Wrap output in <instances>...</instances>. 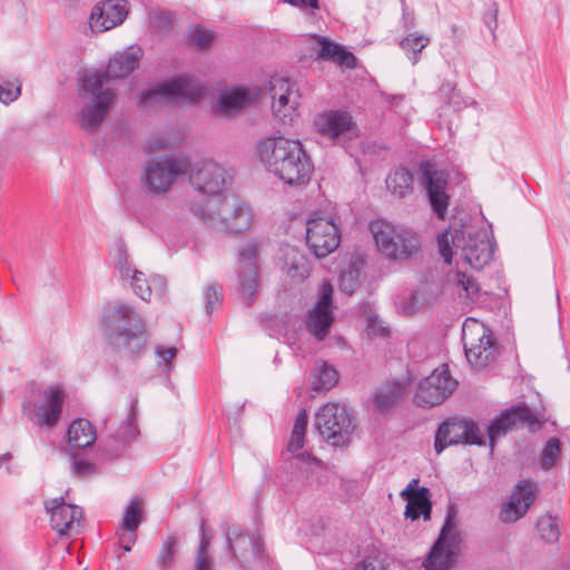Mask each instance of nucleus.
Wrapping results in <instances>:
<instances>
[{"label":"nucleus","mask_w":570,"mask_h":570,"mask_svg":"<svg viewBox=\"0 0 570 570\" xmlns=\"http://www.w3.org/2000/svg\"><path fill=\"white\" fill-rule=\"evenodd\" d=\"M256 151L264 166L289 186L309 181L314 167L299 140L285 137L262 139Z\"/></svg>","instance_id":"obj_1"},{"label":"nucleus","mask_w":570,"mask_h":570,"mask_svg":"<svg viewBox=\"0 0 570 570\" xmlns=\"http://www.w3.org/2000/svg\"><path fill=\"white\" fill-rule=\"evenodd\" d=\"M79 96L82 105L75 122L86 132H96L105 121L116 92L105 85V78L98 71H85L79 78Z\"/></svg>","instance_id":"obj_2"},{"label":"nucleus","mask_w":570,"mask_h":570,"mask_svg":"<svg viewBox=\"0 0 570 570\" xmlns=\"http://www.w3.org/2000/svg\"><path fill=\"white\" fill-rule=\"evenodd\" d=\"M109 343L116 351L136 354L146 344V328L140 315L128 304L110 305L102 320Z\"/></svg>","instance_id":"obj_3"},{"label":"nucleus","mask_w":570,"mask_h":570,"mask_svg":"<svg viewBox=\"0 0 570 570\" xmlns=\"http://www.w3.org/2000/svg\"><path fill=\"white\" fill-rule=\"evenodd\" d=\"M438 246L444 262L451 264L453 247L474 269H481L492 259L493 246L487 230L473 232L471 228L448 229L438 236Z\"/></svg>","instance_id":"obj_4"},{"label":"nucleus","mask_w":570,"mask_h":570,"mask_svg":"<svg viewBox=\"0 0 570 570\" xmlns=\"http://www.w3.org/2000/svg\"><path fill=\"white\" fill-rule=\"evenodd\" d=\"M198 214L205 224L219 232L240 233L253 223L249 206L234 196L209 198Z\"/></svg>","instance_id":"obj_5"},{"label":"nucleus","mask_w":570,"mask_h":570,"mask_svg":"<svg viewBox=\"0 0 570 570\" xmlns=\"http://www.w3.org/2000/svg\"><path fill=\"white\" fill-rule=\"evenodd\" d=\"M370 229L377 249L389 258L409 259L420 248L419 236L409 228L377 219L370 224Z\"/></svg>","instance_id":"obj_6"},{"label":"nucleus","mask_w":570,"mask_h":570,"mask_svg":"<svg viewBox=\"0 0 570 570\" xmlns=\"http://www.w3.org/2000/svg\"><path fill=\"white\" fill-rule=\"evenodd\" d=\"M63 404V389L51 385L42 391L32 392L22 404V413L40 429H52L60 420Z\"/></svg>","instance_id":"obj_7"},{"label":"nucleus","mask_w":570,"mask_h":570,"mask_svg":"<svg viewBox=\"0 0 570 570\" xmlns=\"http://www.w3.org/2000/svg\"><path fill=\"white\" fill-rule=\"evenodd\" d=\"M462 342L468 362L483 368L499 355V346L492 332L475 318H466L462 326Z\"/></svg>","instance_id":"obj_8"},{"label":"nucleus","mask_w":570,"mask_h":570,"mask_svg":"<svg viewBox=\"0 0 570 570\" xmlns=\"http://www.w3.org/2000/svg\"><path fill=\"white\" fill-rule=\"evenodd\" d=\"M315 426L321 435L334 446H343L350 442L355 425L345 405L327 403L315 415Z\"/></svg>","instance_id":"obj_9"},{"label":"nucleus","mask_w":570,"mask_h":570,"mask_svg":"<svg viewBox=\"0 0 570 570\" xmlns=\"http://www.w3.org/2000/svg\"><path fill=\"white\" fill-rule=\"evenodd\" d=\"M459 554V535L455 532L454 511L451 509L422 567L424 570H452L458 563Z\"/></svg>","instance_id":"obj_10"},{"label":"nucleus","mask_w":570,"mask_h":570,"mask_svg":"<svg viewBox=\"0 0 570 570\" xmlns=\"http://www.w3.org/2000/svg\"><path fill=\"white\" fill-rule=\"evenodd\" d=\"M189 161L185 157L167 156L150 160L142 173V184L149 194L159 195L168 191L175 181L187 174Z\"/></svg>","instance_id":"obj_11"},{"label":"nucleus","mask_w":570,"mask_h":570,"mask_svg":"<svg viewBox=\"0 0 570 570\" xmlns=\"http://www.w3.org/2000/svg\"><path fill=\"white\" fill-rule=\"evenodd\" d=\"M200 95L202 88L198 82L189 76H181L141 92L138 105L145 108L169 101H194Z\"/></svg>","instance_id":"obj_12"},{"label":"nucleus","mask_w":570,"mask_h":570,"mask_svg":"<svg viewBox=\"0 0 570 570\" xmlns=\"http://www.w3.org/2000/svg\"><path fill=\"white\" fill-rule=\"evenodd\" d=\"M340 228L332 215L313 213L306 222V243L318 258L326 257L340 245Z\"/></svg>","instance_id":"obj_13"},{"label":"nucleus","mask_w":570,"mask_h":570,"mask_svg":"<svg viewBox=\"0 0 570 570\" xmlns=\"http://www.w3.org/2000/svg\"><path fill=\"white\" fill-rule=\"evenodd\" d=\"M189 183L200 194L210 198H222L219 195L230 185L232 176L218 163L205 159L189 164Z\"/></svg>","instance_id":"obj_14"},{"label":"nucleus","mask_w":570,"mask_h":570,"mask_svg":"<svg viewBox=\"0 0 570 570\" xmlns=\"http://www.w3.org/2000/svg\"><path fill=\"white\" fill-rule=\"evenodd\" d=\"M116 267L122 279H130L134 293L142 301L149 302L154 293L159 297L165 296L167 291L166 279L159 275L147 278L141 271L131 265L128 250L124 246L118 247Z\"/></svg>","instance_id":"obj_15"},{"label":"nucleus","mask_w":570,"mask_h":570,"mask_svg":"<svg viewBox=\"0 0 570 570\" xmlns=\"http://www.w3.org/2000/svg\"><path fill=\"white\" fill-rule=\"evenodd\" d=\"M459 443L478 445L484 443L483 434L473 420L450 419L438 428L434 440V450L438 454L442 453L448 446Z\"/></svg>","instance_id":"obj_16"},{"label":"nucleus","mask_w":570,"mask_h":570,"mask_svg":"<svg viewBox=\"0 0 570 570\" xmlns=\"http://www.w3.org/2000/svg\"><path fill=\"white\" fill-rule=\"evenodd\" d=\"M456 385L458 382L450 375L448 366L443 365L419 383L414 402L423 407L439 405L452 394Z\"/></svg>","instance_id":"obj_17"},{"label":"nucleus","mask_w":570,"mask_h":570,"mask_svg":"<svg viewBox=\"0 0 570 570\" xmlns=\"http://www.w3.org/2000/svg\"><path fill=\"white\" fill-rule=\"evenodd\" d=\"M45 507L50 515L51 528L59 535H70L79 532L82 511L78 505L66 503L63 498H56L46 501Z\"/></svg>","instance_id":"obj_18"},{"label":"nucleus","mask_w":570,"mask_h":570,"mask_svg":"<svg viewBox=\"0 0 570 570\" xmlns=\"http://www.w3.org/2000/svg\"><path fill=\"white\" fill-rule=\"evenodd\" d=\"M273 112L278 120L286 125L291 124L299 106L301 94L295 83L286 78H276L272 82Z\"/></svg>","instance_id":"obj_19"},{"label":"nucleus","mask_w":570,"mask_h":570,"mask_svg":"<svg viewBox=\"0 0 570 570\" xmlns=\"http://www.w3.org/2000/svg\"><path fill=\"white\" fill-rule=\"evenodd\" d=\"M259 253V244L250 242L238 252V281L239 292L244 303L250 305L253 295L257 291V256Z\"/></svg>","instance_id":"obj_20"},{"label":"nucleus","mask_w":570,"mask_h":570,"mask_svg":"<svg viewBox=\"0 0 570 570\" xmlns=\"http://www.w3.org/2000/svg\"><path fill=\"white\" fill-rule=\"evenodd\" d=\"M420 170L421 183L426 189L433 210L440 218H444L450 199L446 194V176L443 171L436 170L429 161L421 164Z\"/></svg>","instance_id":"obj_21"},{"label":"nucleus","mask_w":570,"mask_h":570,"mask_svg":"<svg viewBox=\"0 0 570 570\" xmlns=\"http://www.w3.org/2000/svg\"><path fill=\"white\" fill-rule=\"evenodd\" d=\"M225 537L229 551L243 568H247L252 562L259 559L261 543L258 538L244 532L237 525L227 527Z\"/></svg>","instance_id":"obj_22"},{"label":"nucleus","mask_w":570,"mask_h":570,"mask_svg":"<svg viewBox=\"0 0 570 570\" xmlns=\"http://www.w3.org/2000/svg\"><path fill=\"white\" fill-rule=\"evenodd\" d=\"M537 485L532 481L521 480L517 483L509 501L502 505L500 519L504 523L520 520L529 510L535 498Z\"/></svg>","instance_id":"obj_23"},{"label":"nucleus","mask_w":570,"mask_h":570,"mask_svg":"<svg viewBox=\"0 0 570 570\" xmlns=\"http://www.w3.org/2000/svg\"><path fill=\"white\" fill-rule=\"evenodd\" d=\"M333 286L328 282L321 285L320 298L309 314L307 327L309 332L317 338L323 340L334 321L332 311Z\"/></svg>","instance_id":"obj_24"},{"label":"nucleus","mask_w":570,"mask_h":570,"mask_svg":"<svg viewBox=\"0 0 570 570\" xmlns=\"http://www.w3.org/2000/svg\"><path fill=\"white\" fill-rule=\"evenodd\" d=\"M128 14L127 1L105 0L96 4L90 14V27L95 32H105L121 24Z\"/></svg>","instance_id":"obj_25"},{"label":"nucleus","mask_w":570,"mask_h":570,"mask_svg":"<svg viewBox=\"0 0 570 570\" xmlns=\"http://www.w3.org/2000/svg\"><path fill=\"white\" fill-rule=\"evenodd\" d=\"M532 422L533 415L529 407L518 405L507 409L488 426L491 449H493L495 440L504 435L508 431L523 426L524 424H531Z\"/></svg>","instance_id":"obj_26"},{"label":"nucleus","mask_w":570,"mask_h":570,"mask_svg":"<svg viewBox=\"0 0 570 570\" xmlns=\"http://www.w3.org/2000/svg\"><path fill=\"white\" fill-rule=\"evenodd\" d=\"M308 48L315 52L316 58L326 61H334L341 67L354 68L356 57L346 51L341 45L321 36H311L307 39Z\"/></svg>","instance_id":"obj_27"},{"label":"nucleus","mask_w":570,"mask_h":570,"mask_svg":"<svg viewBox=\"0 0 570 570\" xmlns=\"http://www.w3.org/2000/svg\"><path fill=\"white\" fill-rule=\"evenodd\" d=\"M315 126L320 132L331 138H338L341 136L352 138L355 135L352 117L343 111H328L318 115Z\"/></svg>","instance_id":"obj_28"},{"label":"nucleus","mask_w":570,"mask_h":570,"mask_svg":"<svg viewBox=\"0 0 570 570\" xmlns=\"http://www.w3.org/2000/svg\"><path fill=\"white\" fill-rule=\"evenodd\" d=\"M252 102V97L248 91L242 88H228L219 94L216 112L224 117H232Z\"/></svg>","instance_id":"obj_29"},{"label":"nucleus","mask_w":570,"mask_h":570,"mask_svg":"<svg viewBox=\"0 0 570 570\" xmlns=\"http://www.w3.org/2000/svg\"><path fill=\"white\" fill-rule=\"evenodd\" d=\"M139 58L140 50L129 48L124 52L116 53L110 59L105 73L98 72L105 78V85L108 86L109 78L118 79L135 70L138 67Z\"/></svg>","instance_id":"obj_30"},{"label":"nucleus","mask_w":570,"mask_h":570,"mask_svg":"<svg viewBox=\"0 0 570 570\" xmlns=\"http://www.w3.org/2000/svg\"><path fill=\"white\" fill-rule=\"evenodd\" d=\"M283 269L292 281L302 282L309 275L311 264L298 248L286 247Z\"/></svg>","instance_id":"obj_31"},{"label":"nucleus","mask_w":570,"mask_h":570,"mask_svg":"<svg viewBox=\"0 0 570 570\" xmlns=\"http://www.w3.org/2000/svg\"><path fill=\"white\" fill-rule=\"evenodd\" d=\"M406 501L404 511L405 518L412 521L417 520L421 515L424 520L431 518L432 503L430 490L425 487L421 489L412 497L403 498Z\"/></svg>","instance_id":"obj_32"},{"label":"nucleus","mask_w":570,"mask_h":570,"mask_svg":"<svg viewBox=\"0 0 570 570\" xmlns=\"http://www.w3.org/2000/svg\"><path fill=\"white\" fill-rule=\"evenodd\" d=\"M68 443L72 448L83 449L96 441V431L91 423L85 419L75 420L68 428Z\"/></svg>","instance_id":"obj_33"},{"label":"nucleus","mask_w":570,"mask_h":570,"mask_svg":"<svg viewBox=\"0 0 570 570\" xmlns=\"http://www.w3.org/2000/svg\"><path fill=\"white\" fill-rule=\"evenodd\" d=\"M406 385L404 382L395 381L389 382L377 389L375 393V406L381 411H389L394 406L404 395Z\"/></svg>","instance_id":"obj_34"},{"label":"nucleus","mask_w":570,"mask_h":570,"mask_svg":"<svg viewBox=\"0 0 570 570\" xmlns=\"http://www.w3.org/2000/svg\"><path fill=\"white\" fill-rule=\"evenodd\" d=\"M338 382L337 371L325 361H318L314 367V391H328Z\"/></svg>","instance_id":"obj_35"},{"label":"nucleus","mask_w":570,"mask_h":570,"mask_svg":"<svg viewBox=\"0 0 570 570\" xmlns=\"http://www.w3.org/2000/svg\"><path fill=\"white\" fill-rule=\"evenodd\" d=\"M413 176L404 169L399 168L391 173L386 178L387 189L395 196L403 198L412 191Z\"/></svg>","instance_id":"obj_36"},{"label":"nucleus","mask_w":570,"mask_h":570,"mask_svg":"<svg viewBox=\"0 0 570 570\" xmlns=\"http://www.w3.org/2000/svg\"><path fill=\"white\" fill-rule=\"evenodd\" d=\"M429 43V37L410 33L400 41V47L412 61V65H416L420 59L419 53L426 48Z\"/></svg>","instance_id":"obj_37"},{"label":"nucleus","mask_w":570,"mask_h":570,"mask_svg":"<svg viewBox=\"0 0 570 570\" xmlns=\"http://www.w3.org/2000/svg\"><path fill=\"white\" fill-rule=\"evenodd\" d=\"M142 499L134 498L125 509L122 528L128 532H135L142 521Z\"/></svg>","instance_id":"obj_38"},{"label":"nucleus","mask_w":570,"mask_h":570,"mask_svg":"<svg viewBox=\"0 0 570 570\" xmlns=\"http://www.w3.org/2000/svg\"><path fill=\"white\" fill-rule=\"evenodd\" d=\"M307 413L305 410H302L295 420L291 439L288 441L287 450L292 453H295L303 449L305 441V433L307 429Z\"/></svg>","instance_id":"obj_39"},{"label":"nucleus","mask_w":570,"mask_h":570,"mask_svg":"<svg viewBox=\"0 0 570 570\" xmlns=\"http://www.w3.org/2000/svg\"><path fill=\"white\" fill-rule=\"evenodd\" d=\"M561 453V442L557 438L548 440L547 444L542 449L540 454L539 463L542 470L548 471L557 463Z\"/></svg>","instance_id":"obj_40"},{"label":"nucleus","mask_w":570,"mask_h":570,"mask_svg":"<svg viewBox=\"0 0 570 570\" xmlns=\"http://www.w3.org/2000/svg\"><path fill=\"white\" fill-rule=\"evenodd\" d=\"M137 434H138V429H137V425L135 422L134 405H130V411L128 413V416L122 422L121 426L118 429L116 434L114 435V439L120 445H126L127 443L135 440Z\"/></svg>","instance_id":"obj_41"},{"label":"nucleus","mask_w":570,"mask_h":570,"mask_svg":"<svg viewBox=\"0 0 570 570\" xmlns=\"http://www.w3.org/2000/svg\"><path fill=\"white\" fill-rule=\"evenodd\" d=\"M21 95V81L18 78L0 76V102L9 105Z\"/></svg>","instance_id":"obj_42"},{"label":"nucleus","mask_w":570,"mask_h":570,"mask_svg":"<svg viewBox=\"0 0 570 570\" xmlns=\"http://www.w3.org/2000/svg\"><path fill=\"white\" fill-rule=\"evenodd\" d=\"M537 528L541 539L548 543H554L559 540V524L551 515H543L538 520Z\"/></svg>","instance_id":"obj_43"},{"label":"nucleus","mask_w":570,"mask_h":570,"mask_svg":"<svg viewBox=\"0 0 570 570\" xmlns=\"http://www.w3.org/2000/svg\"><path fill=\"white\" fill-rule=\"evenodd\" d=\"M176 543L177 539L174 535H168L163 542L156 560L160 569H169L175 563Z\"/></svg>","instance_id":"obj_44"},{"label":"nucleus","mask_w":570,"mask_h":570,"mask_svg":"<svg viewBox=\"0 0 570 570\" xmlns=\"http://www.w3.org/2000/svg\"><path fill=\"white\" fill-rule=\"evenodd\" d=\"M294 465L304 474V478L307 480L322 468L321 462L316 458L305 452L294 456Z\"/></svg>","instance_id":"obj_45"},{"label":"nucleus","mask_w":570,"mask_h":570,"mask_svg":"<svg viewBox=\"0 0 570 570\" xmlns=\"http://www.w3.org/2000/svg\"><path fill=\"white\" fill-rule=\"evenodd\" d=\"M454 282L461 287L468 298H474L480 292V285L476 279L464 272H458Z\"/></svg>","instance_id":"obj_46"},{"label":"nucleus","mask_w":570,"mask_h":570,"mask_svg":"<svg viewBox=\"0 0 570 570\" xmlns=\"http://www.w3.org/2000/svg\"><path fill=\"white\" fill-rule=\"evenodd\" d=\"M425 301L422 289L417 288L411 292L409 297L401 304L400 309L404 315L414 314Z\"/></svg>","instance_id":"obj_47"},{"label":"nucleus","mask_w":570,"mask_h":570,"mask_svg":"<svg viewBox=\"0 0 570 570\" xmlns=\"http://www.w3.org/2000/svg\"><path fill=\"white\" fill-rule=\"evenodd\" d=\"M439 96L454 109H460L462 106L460 97L456 94L455 86L452 82H444L439 89Z\"/></svg>","instance_id":"obj_48"},{"label":"nucleus","mask_w":570,"mask_h":570,"mask_svg":"<svg viewBox=\"0 0 570 570\" xmlns=\"http://www.w3.org/2000/svg\"><path fill=\"white\" fill-rule=\"evenodd\" d=\"M205 308L207 314H210L215 307V305L219 304L222 301V292L217 285H208L205 293Z\"/></svg>","instance_id":"obj_49"},{"label":"nucleus","mask_w":570,"mask_h":570,"mask_svg":"<svg viewBox=\"0 0 570 570\" xmlns=\"http://www.w3.org/2000/svg\"><path fill=\"white\" fill-rule=\"evenodd\" d=\"M367 334L371 336L385 337L390 335V328L381 318L373 316L370 317L367 322Z\"/></svg>","instance_id":"obj_50"},{"label":"nucleus","mask_w":570,"mask_h":570,"mask_svg":"<svg viewBox=\"0 0 570 570\" xmlns=\"http://www.w3.org/2000/svg\"><path fill=\"white\" fill-rule=\"evenodd\" d=\"M212 542V532L205 519L199 524V544L197 552H209Z\"/></svg>","instance_id":"obj_51"},{"label":"nucleus","mask_w":570,"mask_h":570,"mask_svg":"<svg viewBox=\"0 0 570 570\" xmlns=\"http://www.w3.org/2000/svg\"><path fill=\"white\" fill-rule=\"evenodd\" d=\"M357 287V273L354 271L345 272L341 275L340 288L341 291L352 294Z\"/></svg>","instance_id":"obj_52"},{"label":"nucleus","mask_w":570,"mask_h":570,"mask_svg":"<svg viewBox=\"0 0 570 570\" xmlns=\"http://www.w3.org/2000/svg\"><path fill=\"white\" fill-rule=\"evenodd\" d=\"M214 558L209 552H196L193 570H214Z\"/></svg>","instance_id":"obj_53"},{"label":"nucleus","mask_w":570,"mask_h":570,"mask_svg":"<svg viewBox=\"0 0 570 570\" xmlns=\"http://www.w3.org/2000/svg\"><path fill=\"white\" fill-rule=\"evenodd\" d=\"M213 40V35L206 29H195L191 33V42L199 48H207Z\"/></svg>","instance_id":"obj_54"},{"label":"nucleus","mask_w":570,"mask_h":570,"mask_svg":"<svg viewBox=\"0 0 570 570\" xmlns=\"http://www.w3.org/2000/svg\"><path fill=\"white\" fill-rule=\"evenodd\" d=\"M94 465L89 462L75 460L71 465V472L78 476H85L92 472Z\"/></svg>","instance_id":"obj_55"},{"label":"nucleus","mask_w":570,"mask_h":570,"mask_svg":"<svg viewBox=\"0 0 570 570\" xmlns=\"http://www.w3.org/2000/svg\"><path fill=\"white\" fill-rule=\"evenodd\" d=\"M354 570H385L382 562L375 558H367L357 563Z\"/></svg>","instance_id":"obj_56"},{"label":"nucleus","mask_w":570,"mask_h":570,"mask_svg":"<svg viewBox=\"0 0 570 570\" xmlns=\"http://www.w3.org/2000/svg\"><path fill=\"white\" fill-rule=\"evenodd\" d=\"M151 23L159 29H166L170 24V16L165 12H154Z\"/></svg>","instance_id":"obj_57"},{"label":"nucleus","mask_w":570,"mask_h":570,"mask_svg":"<svg viewBox=\"0 0 570 570\" xmlns=\"http://www.w3.org/2000/svg\"><path fill=\"white\" fill-rule=\"evenodd\" d=\"M156 353L165 362V364L167 365L176 356L177 348L176 347L158 346L156 348Z\"/></svg>","instance_id":"obj_58"},{"label":"nucleus","mask_w":570,"mask_h":570,"mask_svg":"<svg viewBox=\"0 0 570 570\" xmlns=\"http://www.w3.org/2000/svg\"><path fill=\"white\" fill-rule=\"evenodd\" d=\"M485 23L492 32L493 39L495 38L494 30L498 27V7L494 4L493 9L487 14Z\"/></svg>","instance_id":"obj_59"},{"label":"nucleus","mask_w":570,"mask_h":570,"mask_svg":"<svg viewBox=\"0 0 570 570\" xmlns=\"http://www.w3.org/2000/svg\"><path fill=\"white\" fill-rule=\"evenodd\" d=\"M419 479H413L405 489L400 493L401 498H407L414 495L421 488L417 487Z\"/></svg>","instance_id":"obj_60"},{"label":"nucleus","mask_w":570,"mask_h":570,"mask_svg":"<svg viewBox=\"0 0 570 570\" xmlns=\"http://www.w3.org/2000/svg\"><path fill=\"white\" fill-rule=\"evenodd\" d=\"M119 540L122 549L129 552L131 550V546L136 541V534L135 532H130V534H121Z\"/></svg>","instance_id":"obj_61"},{"label":"nucleus","mask_w":570,"mask_h":570,"mask_svg":"<svg viewBox=\"0 0 570 570\" xmlns=\"http://www.w3.org/2000/svg\"><path fill=\"white\" fill-rule=\"evenodd\" d=\"M168 147V140L165 138H151L148 141V148L151 150H160Z\"/></svg>","instance_id":"obj_62"},{"label":"nucleus","mask_w":570,"mask_h":570,"mask_svg":"<svg viewBox=\"0 0 570 570\" xmlns=\"http://www.w3.org/2000/svg\"><path fill=\"white\" fill-rule=\"evenodd\" d=\"M451 31H452V35H453V39H454L456 42H459V41L461 40V38H462V33H463V32H462V30H461V28H460V27H458V26H455V24H453V26L451 27Z\"/></svg>","instance_id":"obj_63"},{"label":"nucleus","mask_w":570,"mask_h":570,"mask_svg":"<svg viewBox=\"0 0 570 570\" xmlns=\"http://www.w3.org/2000/svg\"><path fill=\"white\" fill-rule=\"evenodd\" d=\"M11 454L10 453H4V454H1L0 455V468H2L3 465L8 464V462L11 460Z\"/></svg>","instance_id":"obj_64"}]
</instances>
